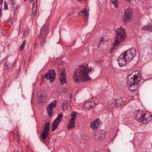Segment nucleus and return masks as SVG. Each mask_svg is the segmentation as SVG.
<instances>
[{"mask_svg":"<svg viewBox=\"0 0 152 152\" xmlns=\"http://www.w3.org/2000/svg\"><path fill=\"white\" fill-rule=\"evenodd\" d=\"M10 0L12 2H13L14 1V0Z\"/></svg>","mask_w":152,"mask_h":152,"instance_id":"8fccbe9b","label":"nucleus"},{"mask_svg":"<svg viewBox=\"0 0 152 152\" xmlns=\"http://www.w3.org/2000/svg\"><path fill=\"white\" fill-rule=\"evenodd\" d=\"M37 98L39 103L42 104L45 102L47 98L46 94L44 91L39 92L37 94Z\"/></svg>","mask_w":152,"mask_h":152,"instance_id":"1a4fd4ad","label":"nucleus"},{"mask_svg":"<svg viewBox=\"0 0 152 152\" xmlns=\"http://www.w3.org/2000/svg\"><path fill=\"white\" fill-rule=\"evenodd\" d=\"M7 22L9 25L10 26L11 25L12 23V20L10 18H9V20L7 21Z\"/></svg>","mask_w":152,"mask_h":152,"instance_id":"72a5a7b5","label":"nucleus"},{"mask_svg":"<svg viewBox=\"0 0 152 152\" xmlns=\"http://www.w3.org/2000/svg\"><path fill=\"white\" fill-rule=\"evenodd\" d=\"M71 99V97H70V99Z\"/></svg>","mask_w":152,"mask_h":152,"instance_id":"864d4df0","label":"nucleus"},{"mask_svg":"<svg viewBox=\"0 0 152 152\" xmlns=\"http://www.w3.org/2000/svg\"><path fill=\"white\" fill-rule=\"evenodd\" d=\"M60 80L61 84L62 85L66 82V74H65V71H63L61 73L60 75Z\"/></svg>","mask_w":152,"mask_h":152,"instance_id":"2eb2a0df","label":"nucleus"},{"mask_svg":"<svg viewBox=\"0 0 152 152\" xmlns=\"http://www.w3.org/2000/svg\"><path fill=\"white\" fill-rule=\"evenodd\" d=\"M56 76V72L54 69H50L48 73L44 75V78L49 79L52 82L55 80Z\"/></svg>","mask_w":152,"mask_h":152,"instance_id":"0eeeda50","label":"nucleus"},{"mask_svg":"<svg viewBox=\"0 0 152 152\" xmlns=\"http://www.w3.org/2000/svg\"><path fill=\"white\" fill-rule=\"evenodd\" d=\"M117 60L118 64L120 67L125 66L128 60L123 53L118 57Z\"/></svg>","mask_w":152,"mask_h":152,"instance_id":"f8f14e48","label":"nucleus"},{"mask_svg":"<svg viewBox=\"0 0 152 152\" xmlns=\"http://www.w3.org/2000/svg\"><path fill=\"white\" fill-rule=\"evenodd\" d=\"M34 1V0H29V2H30V3H31L33 1Z\"/></svg>","mask_w":152,"mask_h":152,"instance_id":"c03bdc74","label":"nucleus"},{"mask_svg":"<svg viewBox=\"0 0 152 152\" xmlns=\"http://www.w3.org/2000/svg\"><path fill=\"white\" fill-rule=\"evenodd\" d=\"M26 0H24L25 1H26Z\"/></svg>","mask_w":152,"mask_h":152,"instance_id":"6e6d98bb","label":"nucleus"},{"mask_svg":"<svg viewBox=\"0 0 152 152\" xmlns=\"http://www.w3.org/2000/svg\"><path fill=\"white\" fill-rule=\"evenodd\" d=\"M63 117L62 113L58 115L57 118L55 119L52 123V132L54 131L57 128V126L61 122Z\"/></svg>","mask_w":152,"mask_h":152,"instance_id":"6e6552de","label":"nucleus"},{"mask_svg":"<svg viewBox=\"0 0 152 152\" xmlns=\"http://www.w3.org/2000/svg\"><path fill=\"white\" fill-rule=\"evenodd\" d=\"M11 4H13L12 7L14 11H15L17 10L18 8V5L15 3H14L13 2H12Z\"/></svg>","mask_w":152,"mask_h":152,"instance_id":"a878e982","label":"nucleus"},{"mask_svg":"<svg viewBox=\"0 0 152 152\" xmlns=\"http://www.w3.org/2000/svg\"><path fill=\"white\" fill-rule=\"evenodd\" d=\"M20 66L18 68V69L16 68V72L17 73H18L20 70Z\"/></svg>","mask_w":152,"mask_h":152,"instance_id":"e433bc0d","label":"nucleus"},{"mask_svg":"<svg viewBox=\"0 0 152 152\" xmlns=\"http://www.w3.org/2000/svg\"><path fill=\"white\" fill-rule=\"evenodd\" d=\"M112 2L114 4V6L116 7H117V0H111Z\"/></svg>","mask_w":152,"mask_h":152,"instance_id":"2f4dec72","label":"nucleus"},{"mask_svg":"<svg viewBox=\"0 0 152 152\" xmlns=\"http://www.w3.org/2000/svg\"><path fill=\"white\" fill-rule=\"evenodd\" d=\"M78 1H79V2H80L82 1V0H77Z\"/></svg>","mask_w":152,"mask_h":152,"instance_id":"49530a36","label":"nucleus"},{"mask_svg":"<svg viewBox=\"0 0 152 152\" xmlns=\"http://www.w3.org/2000/svg\"><path fill=\"white\" fill-rule=\"evenodd\" d=\"M98 47H99V45H98Z\"/></svg>","mask_w":152,"mask_h":152,"instance_id":"5fc2aeb1","label":"nucleus"},{"mask_svg":"<svg viewBox=\"0 0 152 152\" xmlns=\"http://www.w3.org/2000/svg\"><path fill=\"white\" fill-rule=\"evenodd\" d=\"M96 104V102L94 101L88 102L85 103L83 105V107L87 109L92 108L94 107Z\"/></svg>","mask_w":152,"mask_h":152,"instance_id":"4468645a","label":"nucleus"},{"mask_svg":"<svg viewBox=\"0 0 152 152\" xmlns=\"http://www.w3.org/2000/svg\"><path fill=\"white\" fill-rule=\"evenodd\" d=\"M127 1L129 2L132 4H133L136 1V0H126Z\"/></svg>","mask_w":152,"mask_h":152,"instance_id":"f704fd0d","label":"nucleus"},{"mask_svg":"<svg viewBox=\"0 0 152 152\" xmlns=\"http://www.w3.org/2000/svg\"><path fill=\"white\" fill-rule=\"evenodd\" d=\"M99 133L98 132H96L94 134V135L93 138L96 141H98L100 140V138H99Z\"/></svg>","mask_w":152,"mask_h":152,"instance_id":"393cba45","label":"nucleus"},{"mask_svg":"<svg viewBox=\"0 0 152 152\" xmlns=\"http://www.w3.org/2000/svg\"><path fill=\"white\" fill-rule=\"evenodd\" d=\"M3 2V0H0V4H1Z\"/></svg>","mask_w":152,"mask_h":152,"instance_id":"ea45409f","label":"nucleus"},{"mask_svg":"<svg viewBox=\"0 0 152 152\" xmlns=\"http://www.w3.org/2000/svg\"><path fill=\"white\" fill-rule=\"evenodd\" d=\"M103 38H101V39H100V42H101L102 41H103Z\"/></svg>","mask_w":152,"mask_h":152,"instance_id":"58836bf2","label":"nucleus"},{"mask_svg":"<svg viewBox=\"0 0 152 152\" xmlns=\"http://www.w3.org/2000/svg\"><path fill=\"white\" fill-rule=\"evenodd\" d=\"M37 0H36V4H35V2H34L33 4V6L32 7V9L34 8V9H37Z\"/></svg>","mask_w":152,"mask_h":152,"instance_id":"473e14b6","label":"nucleus"},{"mask_svg":"<svg viewBox=\"0 0 152 152\" xmlns=\"http://www.w3.org/2000/svg\"><path fill=\"white\" fill-rule=\"evenodd\" d=\"M142 29L144 30H147L148 31H152V26H143L142 28Z\"/></svg>","mask_w":152,"mask_h":152,"instance_id":"4be33fe9","label":"nucleus"},{"mask_svg":"<svg viewBox=\"0 0 152 152\" xmlns=\"http://www.w3.org/2000/svg\"><path fill=\"white\" fill-rule=\"evenodd\" d=\"M99 133V138H100V140H103L105 138V135L104 133H102L100 132Z\"/></svg>","mask_w":152,"mask_h":152,"instance_id":"b1692460","label":"nucleus"},{"mask_svg":"<svg viewBox=\"0 0 152 152\" xmlns=\"http://www.w3.org/2000/svg\"><path fill=\"white\" fill-rule=\"evenodd\" d=\"M92 70L91 68L89 69L88 64H82L79 65L77 69H75L73 74V79L77 83H79L80 80L83 81L90 80L91 78L88 75V72Z\"/></svg>","mask_w":152,"mask_h":152,"instance_id":"f257e3e1","label":"nucleus"},{"mask_svg":"<svg viewBox=\"0 0 152 152\" xmlns=\"http://www.w3.org/2000/svg\"><path fill=\"white\" fill-rule=\"evenodd\" d=\"M48 134L49 132L48 131L43 130L41 134V140L43 141L47 137Z\"/></svg>","mask_w":152,"mask_h":152,"instance_id":"f3484780","label":"nucleus"},{"mask_svg":"<svg viewBox=\"0 0 152 152\" xmlns=\"http://www.w3.org/2000/svg\"><path fill=\"white\" fill-rule=\"evenodd\" d=\"M26 43V40H24L22 43L21 45L20 46L19 48L20 50V51H22L23 50L24 47Z\"/></svg>","mask_w":152,"mask_h":152,"instance_id":"bb28decb","label":"nucleus"},{"mask_svg":"<svg viewBox=\"0 0 152 152\" xmlns=\"http://www.w3.org/2000/svg\"><path fill=\"white\" fill-rule=\"evenodd\" d=\"M116 35L115 39V42L113 43L114 46H116L119 44L121 42L124 40L126 37L125 29H121V27L118 28L116 31Z\"/></svg>","mask_w":152,"mask_h":152,"instance_id":"20e7f679","label":"nucleus"},{"mask_svg":"<svg viewBox=\"0 0 152 152\" xmlns=\"http://www.w3.org/2000/svg\"><path fill=\"white\" fill-rule=\"evenodd\" d=\"M69 124L67 125V128L68 129H72L75 126V121H72L70 120L69 122Z\"/></svg>","mask_w":152,"mask_h":152,"instance_id":"aec40b11","label":"nucleus"},{"mask_svg":"<svg viewBox=\"0 0 152 152\" xmlns=\"http://www.w3.org/2000/svg\"><path fill=\"white\" fill-rule=\"evenodd\" d=\"M49 27L45 25L41 29L38 39L40 40V45L42 47L45 42V38L48 33Z\"/></svg>","mask_w":152,"mask_h":152,"instance_id":"39448f33","label":"nucleus"},{"mask_svg":"<svg viewBox=\"0 0 152 152\" xmlns=\"http://www.w3.org/2000/svg\"><path fill=\"white\" fill-rule=\"evenodd\" d=\"M111 51H110V53Z\"/></svg>","mask_w":152,"mask_h":152,"instance_id":"3c124183","label":"nucleus"},{"mask_svg":"<svg viewBox=\"0 0 152 152\" xmlns=\"http://www.w3.org/2000/svg\"><path fill=\"white\" fill-rule=\"evenodd\" d=\"M4 9L5 10L8 9V4L6 2V1L4 2Z\"/></svg>","mask_w":152,"mask_h":152,"instance_id":"c9c22d12","label":"nucleus"},{"mask_svg":"<svg viewBox=\"0 0 152 152\" xmlns=\"http://www.w3.org/2000/svg\"><path fill=\"white\" fill-rule=\"evenodd\" d=\"M151 147L152 148V145H151Z\"/></svg>","mask_w":152,"mask_h":152,"instance_id":"4d7b16f0","label":"nucleus"},{"mask_svg":"<svg viewBox=\"0 0 152 152\" xmlns=\"http://www.w3.org/2000/svg\"><path fill=\"white\" fill-rule=\"evenodd\" d=\"M111 151L109 149H107V152H110Z\"/></svg>","mask_w":152,"mask_h":152,"instance_id":"a19ab883","label":"nucleus"},{"mask_svg":"<svg viewBox=\"0 0 152 152\" xmlns=\"http://www.w3.org/2000/svg\"><path fill=\"white\" fill-rule=\"evenodd\" d=\"M100 42H99V44L100 45Z\"/></svg>","mask_w":152,"mask_h":152,"instance_id":"603ef678","label":"nucleus"},{"mask_svg":"<svg viewBox=\"0 0 152 152\" xmlns=\"http://www.w3.org/2000/svg\"><path fill=\"white\" fill-rule=\"evenodd\" d=\"M39 37V36H38V37H37V38H36V40H37V39H38V40H39L40 41V40H39V39H38V37Z\"/></svg>","mask_w":152,"mask_h":152,"instance_id":"de8ad7c7","label":"nucleus"},{"mask_svg":"<svg viewBox=\"0 0 152 152\" xmlns=\"http://www.w3.org/2000/svg\"><path fill=\"white\" fill-rule=\"evenodd\" d=\"M69 104V102L67 101H65L63 102L61 107V108L64 110V109L65 107L67 108L68 107V105Z\"/></svg>","mask_w":152,"mask_h":152,"instance_id":"412c9836","label":"nucleus"},{"mask_svg":"<svg viewBox=\"0 0 152 152\" xmlns=\"http://www.w3.org/2000/svg\"><path fill=\"white\" fill-rule=\"evenodd\" d=\"M2 33L3 34V35H6V33H5L4 34L3 32H2Z\"/></svg>","mask_w":152,"mask_h":152,"instance_id":"a18cd8bd","label":"nucleus"},{"mask_svg":"<svg viewBox=\"0 0 152 152\" xmlns=\"http://www.w3.org/2000/svg\"><path fill=\"white\" fill-rule=\"evenodd\" d=\"M141 80L140 74L138 70L132 72L128 77L127 85L138 84Z\"/></svg>","mask_w":152,"mask_h":152,"instance_id":"7ed1b4c3","label":"nucleus"},{"mask_svg":"<svg viewBox=\"0 0 152 152\" xmlns=\"http://www.w3.org/2000/svg\"><path fill=\"white\" fill-rule=\"evenodd\" d=\"M135 119L143 123H147L152 119V115L150 113L147 114L142 110H139L135 113Z\"/></svg>","mask_w":152,"mask_h":152,"instance_id":"f03ea898","label":"nucleus"},{"mask_svg":"<svg viewBox=\"0 0 152 152\" xmlns=\"http://www.w3.org/2000/svg\"><path fill=\"white\" fill-rule=\"evenodd\" d=\"M49 123H47L45 124L44 126V129L43 130L48 131V132H49Z\"/></svg>","mask_w":152,"mask_h":152,"instance_id":"cd10ccee","label":"nucleus"},{"mask_svg":"<svg viewBox=\"0 0 152 152\" xmlns=\"http://www.w3.org/2000/svg\"><path fill=\"white\" fill-rule=\"evenodd\" d=\"M137 84H134L133 85H127L128 87L129 90L132 92H134L136 91L137 88Z\"/></svg>","mask_w":152,"mask_h":152,"instance_id":"a211bd4d","label":"nucleus"},{"mask_svg":"<svg viewBox=\"0 0 152 152\" xmlns=\"http://www.w3.org/2000/svg\"><path fill=\"white\" fill-rule=\"evenodd\" d=\"M123 53L128 61H130L135 56L136 53V49L132 48L127 50L123 52Z\"/></svg>","mask_w":152,"mask_h":152,"instance_id":"423d86ee","label":"nucleus"},{"mask_svg":"<svg viewBox=\"0 0 152 152\" xmlns=\"http://www.w3.org/2000/svg\"><path fill=\"white\" fill-rule=\"evenodd\" d=\"M2 8L1 7H0V16H1V15L2 14Z\"/></svg>","mask_w":152,"mask_h":152,"instance_id":"4c0bfd02","label":"nucleus"},{"mask_svg":"<svg viewBox=\"0 0 152 152\" xmlns=\"http://www.w3.org/2000/svg\"><path fill=\"white\" fill-rule=\"evenodd\" d=\"M99 120L97 119L91 124V127L93 129H96L99 126Z\"/></svg>","mask_w":152,"mask_h":152,"instance_id":"dca6fc26","label":"nucleus"},{"mask_svg":"<svg viewBox=\"0 0 152 152\" xmlns=\"http://www.w3.org/2000/svg\"><path fill=\"white\" fill-rule=\"evenodd\" d=\"M132 14V10L131 9H127L125 11L124 16L123 20L124 23L129 22L131 19Z\"/></svg>","mask_w":152,"mask_h":152,"instance_id":"9b49d317","label":"nucleus"},{"mask_svg":"<svg viewBox=\"0 0 152 152\" xmlns=\"http://www.w3.org/2000/svg\"><path fill=\"white\" fill-rule=\"evenodd\" d=\"M28 34V30L26 29H25L24 30L23 34V37H24L26 38L27 37Z\"/></svg>","mask_w":152,"mask_h":152,"instance_id":"c85d7f7f","label":"nucleus"},{"mask_svg":"<svg viewBox=\"0 0 152 152\" xmlns=\"http://www.w3.org/2000/svg\"><path fill=\"white\" fill-rule=\"evenodd\" d=\"M15 62V60L14 63H13L12 64H11V61L9 60H7V61H6L5 62V65H6L7 66H8V68H9L13 66L14 65V64Z\"/></svg>","mask_w":152,"mask_h":152,"instance_id":"6ab92c4d","label":"nucleus"},{"mask_svg":"<svg viewBox=\"0 0 152 152\" xmlns=\"http://www.w3.org/2000/svg\"><path fill=\"white\" fill-rule=\"evenodd\" d=\"M37 13V9H34V8L32 9V14L31 16H35Z\"/></svg>","mask_w":152,"mask_h":152,"instance_id":"7c9ffc66","label":"nucleus"},{"mask_svg":"<svg viewBox=\"0 0 152 152\" xmlns=\"http://www.w3.org/2000/svg\"><path fill=\"white\" fill-rule=\"evenodd\" d=\"M37 46V45L36 44V43H35L34 45V48H35Z\"/></svg>","mask_w":152,"mask_h":152,"instance_id":"37998d69","label":"nucleus"},{"mask_svg":"<svg viewBox=\"0 0 152 152\" xmlns=\"http://www.w3.org/2000/svg\"><path fill=\"white\" fill-rule=\"evenodd\" d=\"M77 113L75 112H73L71 115V119H70L71 121H74L76 119V117Z\"/></svg>","mask_w":152,"mask_h":152,"instance_id":"5701e85b","label":"nucleus"},{"mask_svg":"<svg viewBox=\"0 0 152 152\" xmlns=\"http://www.w3.org/2000/svg\"><path fill=\"white\" fill-rule=\"evenodd\" d=\"M127 104L126 101H123L121 99H115V101L110 104V106L112 107H119L125 105Z\"/></svg>","mask_w":152,"mask_h":152,"instance_id":"9d476101","label":"nucleus"},{"mask_svg":"<svg viewBox=\"0 0 152 152\" xmlns=\"http://www.w3.org/2000/svg\"><path fill=\"white\" fill-rule=\"evenodd\" d=\"M56 105V101H53L49 104L47 108V112L48 113V116L50 117L53 112V108L55 107Z\"/></svg>","mask_w":152,"mask_h":152,"instance_id":"ddd939ff","label":"nucleus"},{"mask_svg":"<svg viewBox=\"0 0 152 152\" xmlns=\"http://www.w3.org/2000/svg\"><path fill=\"white\" fill-rule=\"evenodd\" d=\"M87 9L86 8H85L82 11V13L83 14H85V16H86L88 15V13H87Z\"/></svg>","mask_w":152,"mask_h":152,"instance_id":"c756f323","label":"nucleus"},{"mask_svg":"<svg viewBox=\"0 0 152 152\" xmlns=\"http://www.w3.org/2000/svg\"><path fill=\"white\" fill-rule=\"evenodd\" d=\"M66 90H64L63 91V93L64 94V93H66Z\"/></svg>","mask_w":152,"mask_h":152,"instance_id":"79ce46f5","label":"nucleus"},{"mask_svg":"<svg viewBox=\"0 0 152 152\" xmlns=\"http://www.w3.org/2000/svg\"><path fill=\"white\" fill-rule=\"evenodd\" d=\"M39 37V36H38V37H37V38H36V40H37V39H38V40H39L40 41V40H39V39H38V37Z\"/></svg>","mask_w":152,"mask_h":152,"instance_id":"09e8293b","label":"nucleus"}]
</instances>
